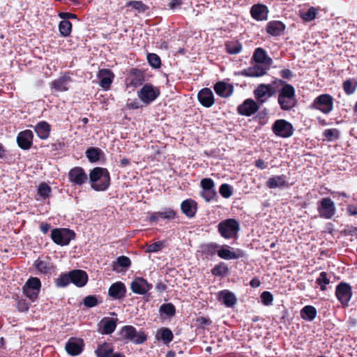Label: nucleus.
Wrapping results in <instances>:
<instances>
[{"label":"nucleus","instance_id":"nucleus-1","mask_svg":"<svg viewBox=\"0 0 357 357\" xmlns=\"http://www.w3.org/2000/svg\"><path fill=\"white\" fill-rule=\"evenodd\" d=\"M89 181L94 190H106L110 184L109 173L105 168L95 167L89 173Z\"/></svg>","mask_w":357,"mask_h":357},{"label":"nucleus","instance_id":"nucleus-2","mask_svg":"<svg viewBox=\"0 0 357 357\" xmlns=\"http://www.w3.org/2000/svg\"><path fill=\"white\" fill-rule=\"evenodd\" d=\"M282 87L279 91L278 102L282 110H290L296 105V95L294 88L289 84L279 81Z\"/></svg>","mask_w":357,"mask_h":357},{"label":"nucleus","instance_id":"nucleus-3","mask_svg":"<svg viewBox=\"0 0 357 357\" xmlns=\"http://www.w3.org/2000/svg\"><path fill=\"white\" fill-rule=\"evenodd\" d=\"M160 94V89L151 84H144L137 91V96L145 105H149L153 102Z\"/></svg>","mask_w":357,"mask_h":357},{"label":"nucleus","instance_id":"nucleus-4","mask_svg":"<svg viewBox=\"0 0 357 357\" xmlns=\"http://www.w3.org/2000/svg\"><path fill=\"white\" fill-rule=\"evenodd\" d=\"M312 107L328 114L333 109V98L329 94H321L314 98Z\"/></svg>","mask_w":357,"mask_h":357},{"label":"nucleus","instance_id":"nucleus-5","mask_svg":"<svg viewBox=\"0 0 357 357\" xmlns=\"http://www.w3.org/2000/svg\"><path fill=\"white\" fill-rule=\"evenodd\" d=\"M122 338L129 340L135 344H142L146 340V335L143 331H137L132 326H125L120 331Z\"/></svg>","mask_w":357,"mask_h":357},{"label":"nucleus","instance_id":"nucleus-6","mask_svg":"<svg viewBox=\"0 0 357 357\" xmlns=\"http://www.w3.org/2000/svg\"><path fill=\"white\" fill-rule=\"evenodd\" d=\"M239 229V224L234 219L225 220L218 225V231L225 238L235 237Z\"/></svg>","mask_w":357,"mask_h":357},{"label":"nucleus","instance_id":"nucleus-7","mask_svg":"<svg viewBox=\"0 0 357 357\" xmlns=\"http://www.w3.org/2000/svg\"><path fill=\"white\" fill-rule=\"evenodd\" d=\"M74 236V231L68 229H54L51 234L52 241L62 246L68 245Z\"/></svg>","mask_w":357,"mask_h":357},{"label":"nucleus","instance_id":"nucleus-8","mask_svg":"<svg viewBox=\"0 0 357 357\" xmlns=\"http://www.w3.org/2000/svg\"><path fill=\"white\" fill-rule=\"evenodd\" d=\"M41 282L38 278L31 277L23 287L24 294L32 301H35L40 292Z\"/></svg>","mask_w":357,"mask_h":357},{"label":"nucleus","instance_id":"nucleus-9","mask_svg":"<svg viewBox=\"0 0 357 357\" xmlns=\"http://www.w3.org/2000/svg\"><path fill=\"white\" fill-rule=\"evenodd\" d=\"M275 93L273 84H261L254 91V95L257 102L263 104Z\"/></svg>","mask_w":357,"mask_h":357},{"label":"nucleus","instance_id":"nucleus-10","mask_svg":"<svg viewBox=\"0 0 357 357\" xmlns=\"http://www.w3.org/2000/svg\"><path fill=\"white\" fill-rule=\"evenodd\" d=\"M273 132L281 137H289L292 135L294 128L292 125L284 119L277 120L273 125Z\"/></svg>","mask_w":357,"mask_h":357},{"label":"nucleus","instance_id":"nucleus-11","mask_svg":"<svg viewBox=\"0 0 357 357\" xmlns=\"http://www.w3.org/2000/svg\"><path fill=\"white\" fill-rule=\"evenodd\" d=\"M335 206L330 198H324L319 202L318 211L321 218L331 219L335 213Z\"/></svg>","mask_w":357,"mask_h":357},{"label":"nucleus","instance_id":"nucleus-12","mask_svg":"<svg viewBox=\"0 0 357 357\" xmlns=\"http://www.w3.org/2000/svg\"><path fill=\"white\" fill-rule=\"evenodd\" d=\"M335 295L342 305H347L352 296L351 286L344 282L339 284L336 287Z\"/></svg>","mask_w":357,"mask_h":357},{"label":"nucleus","instance_id":"nucleus-13","mask_svg":"<svg viewBox=\"0 0 357 357\" xmlns=\"http://www.w3.org/2000/svg\"><path fill=\"white\" fill-rule=\"evenodd\" d=\"M217 254L218 257L226 260L236 259L243 256V252L241 250H234L227 245H220Z\"/></svg>","mask_w":357,"mask_h":357},{"label":"nucleus","instance_id":"nucleus-14","mask_svg":"<svg viewBox=\"0 0 357 357\" xmlns=\"http://www.w3.org/2000/svg\"><path fill=\"white\" fill-rule=\"evenodd\" d=\"M68 178L73 185H82L86 182L88 176L82 168L76 167L70 170Z\"/></svg>","mask_w":357,"mask_h":357},{"label":"nucleus","instance_id":"nucleus-15","mask_svg":"<svg viewBox=\"0 0 357 357\" xmlns=\"http://www.w3.org/2000/svg\"><path fill=\"white\" fill-rule=\"evenodd\" d=\"M33 138V132L30 130H25L17 135V142L21 149L28 150L31 147Z\"/></svg>","mask_w":357,"mask_h":357},{"label":"nucleus","instance_id":"nucleus-16","mask_svg":"<svg viewBox=\"0 0 357 357\" xmlns=\"http://www.w3.org/2000/svg\"><path fill=\"white\" fill-rule=\"evenodd\" d=\"M34 266L38 271L43 274H50L55 269L51 259L47 257L38 259L35 261Z\"/></svg>","mask_w":357,"mask_h":357},{"label":"nucleus","instance_id":"nucleus-17","mask_svg":"<svg viewBox=\"0 0 357 357\" xmlns=\"http://www.w3.org/2000/svg\"><path fill=\"white\" fill-rule=\"evenodd\" d=\"M100 86L105 90H108L113 82L114 75L108 69H100L98 73Z\"/></svg>","mask_w":357,"mask_h":357},{"label":"nucleus","instance_id":"nucleus-18","mask_svg":"<svg viewBox=\"0 0 357 357\" xmlns=\"http://www.w3.org/2000/svg\"><path fill=\"white\" fill-rule=\"evenodd\" d=\"M151 288L152 285L142 278H137L131 283L132 291L137 294H144Z\"/></svg>","mask_w":357,"mask_h":357},{"label":"nucleus","instance_id":"nucleus-19","mask_svg":"<svg viewBox=\"0 0 357 357\" xmlns=\"http://www.w3.org/2000/svg\"><path fill=\"white\" fill-rule=\"evenodd\" d=\"M83 347L84 342L82 339L71 337L66 344V350L69 354L76 356L82 351Z\"/></svg>","mask_w":357,"mask_h":357},{"label":"nucleus","instance_id":"nucleus-20","mask_svg":"<svg viewBox=\"0 0 357 357\" xmlns=\"http://www.w3.org/2000/svg\"><path fill=\"white\" fill-rule=\"evenodd\" d=\"M108 293L113 299H121L126 296V288L123 282H116L110 286Z\"/></svg>","mask_w":357,"mask_h":357},{"label":"nucleus","instance_id":"nucleus-21","mask_svg":"<svg viewBox=\"0 0 357 357\" xmlns=\"http://www.w3.org/2000/svg\"><path fill=\"white\" fill-rule=\"evenodd\" d=\"M197 96L199 102L206 107H210L214 104L213 91L208 88L202 89Z\"/></svg>","mask_w":357,"mask_h":357},{"label":"nucleus","instance_id":"nucleus-22","mask_svg":"<svg viewBox=\"0 0 357 357\" xmlns=\"http://www.w3.org/2000/svg\"><path fill=\"white\" fill-rule=\"evenodd\" d=\"M71 282L79 287H84L88 281V275L84 271L73 270L70 271Z\"/></svg>","mask_w":357,"mask_h":357},{"label":"nucleus","instance_id":"nucleus-23","mask_svg":"<svg viewBox=\"0 0 357 357\" xmlns=\"http://www.w3.org/2000/svg\"><path fill=\"white\" fill-rule=\"evenodd\" d=\"M215 93L222 98L229 97L233 91V85L225 82H218L214 86Z\"/></svg>","mask_w":357,"mask_h":357},{"label":"nucleus","instance_id":"nucleus-24","mask_svg":"<svg viewBox=\"0 0 357 357\" xmlns=\"http://www.w3.org/2000/svg\"><path fill=\"white\" fill-rule=\"evenodd\" d=\"M259 107L256 102L248 99L242 105L238 106L239 114L245 116H251L258 110Z\"/></svg>","mask_w":357,"mask_h":357},{"label":"nucleus","instance_id":"nucleus-25","mask_svg":"<svg viewBox=\"0 0 357 357\" xmlns=\"http://www.w3.org/2000/svg\"><path fill=\"white\" fill-rule=\"evenodd\" d=\"M252 17L257 21L266 20L268 18V10L263 4L254 5L250 10Z\"/></svg>","mask_w":357,"mask_h":357},{"label":"nucleus","instance_id":"nucleus-26","mask_svg":"<svg viewBox=\"0 0 357 357\" xmlns=\"http://www.w3.org/2000/svg\"><path fill=\"white\" fill-rule=\"evenodd\" d=\"M268 68L269 67H266V66L256 63L252 66L244 70L242 74L248 77H260L265 75Z\"/></svg>","mask_w":357,"mask_h":357},{"label":"nucleus","instance_id":"nucleus-27","mask_svg":"<svg viewBox=\"0 0 357 357\" xmlns=\"http://www.w3.org/2000/svg\"><path fill=\"white\" fill-rule=\"evenodd\" d=\"M117 319L105 317L100 322L102 334H111L116 328Z\"/></svg>","mask_w":357,"mask_h":357},{"label":"nucleus","instance_id":"nucleus-28","mask_svg":"<svg viewBox=\"0 0 357 357\" xmlns=\"http://www.w3.org/2000/svg\"><path fill=\"white\" fill-rule=\"evenodd\" d=\"M70 83L69 77L62 76L52 82L51 88L56 91L64 92L68 90Z\"/></svg>","mask_w":357,"mask_h":357},{"label":"nucleus","instance_id":"nucleus-29","mask_svg":"<svg viewBox=\"0 0 357 357\" xmlns=\"http://www.w3.org/2000/svg\"><path fill=\"white\" fill-rule=\"evenodd\" d=\"M253 59L256 63L266 66V67H270L272 63L271 58H270L266 51L261 47H258L255 50Z\"/></svg>","mask_w":357,"mask_h":357},{"label":"nucleus","instance_id":"nucleus-30","mask_svg":"<svg viewBox=\"0 0 357 357\" xmlns=\"http://www.w3.org/2000/svg\"><path fill=\"white\" fill-rule=\"evenodd\" d=\"M285 26L280 21H271L266 25V31L273 36H280L284 31Z\"/></svg>","mask_w":357,"mask_h":357},{"label":"nucleus","instance_id":"nucleus-31","mask_svg":"<svg viewBox=\"0 0 357 357\" xmlns=\"http://www.w3.org/2000/svg\"><path fill=\"white\" fill-rule=\"evenodd\" d=\"M182 212L188 217L195 216L197 211V202L191 199L184 200L181 205Z\"/></svg>","mask_w":357,"mask_h":357},{"label":"nucleus","instance_id":"nucleus-32","mask_svg":"<svg viewBox=\"0 0 357 357\" xmlns=\"http://www.w3.org/2000/svg\"><path fill=\"white\" fill-rule=\"evenodd\" d=\"M131 265L130 259L126 256L119 257L115 261L113 262V271L121 273L128 269Z\"/></svg>","mask_w":357,"mask_h":357},{"label":"nucleus","instance_id":"nucleus-33","mask_svg":"<svg viewBox=\"0 0 357 357\" xmlns=\"http://www.w3.org/2000/svg\"><path fill=\"white\" fill-rule=\"evenodd\" d=\"M218 299L227 307H231L236 302V298L234 294L228 290L220 291L218 294Z\"/></svg>","mask_w":357,"mask_h":357},{"label":"nucleus","instance_id":"nucleus-34","mask_svg":"<svg viewBox=\"0 0 357 357\" xmlns=\"http://www.w3.org/2000/svg\"><path fill=\"white\" fill-rule=\"evenodd\" d=\"M266 185L271 189L285 187L287 185V178L284 175L273 176L268 178Z\"/></svg>","mask_w":357,"mask_h":357},{"label":"nucleus","instance_id":"nucleus-35","mask_svg":"<svg viewBox=\"0 0 357 357\" xmlns=\"http://www.w3.org/2000/svg\"><path fill=\"white\" fill-rule=\"evenodd\" d=\"M34 130L41 139H46L50 136V126L46 121H40L36 125Z\"/></svg>","mask_w":357,"mask_h":357},{"label":"nucleus","instance_id":"nucleus-36","mask_svg":"<svg viewBox=\"0 0 357 357\" xmlns=\"http://www.w3.org/2000/svg\"><path fill=\"white\" fill-rule=\"evenodd\" d=\"M173 333L172 331L167 328H160L155 333V339L162 340L165 344H168L173 340Z\"/></svg>","mask_w":357,"mask_h":357},{"label":"nucleus","instance_id":"nucleus-37","mask_svg":"<svg viewBox=\"0 0 357 357\" xmlns=\"http://www.w3.org/2000/svg\"><path fill=\"white\" fill-rule=\"evenodd\" d=\"M114 351L113 346L110 343H103L98 346L96 350L97 357H110Z\"/></svg>","mask_w":357,"mask_h":357},{"label":"nucleus","instance_id":"nucleus-38","mask_svg":"<svg viewBox=\"0 0 357 357\" xmlns=\"http://www.w3.org/2000/svg\"><path fill=\"white\" fill-rule=\"evenodd\" d=\"M317 315L315 307L312 305L305 306L301 311V316L303 319L312 321Z\"/></svg>","mask_w":357,"mask_h":357},{"label":"nucleus","instance_id":"nucleus-39","mask_svg":"<svg viewBox=\"0 0 357 357\" xmlns=\"http://www.w3.org/2000/svg\"><path fill=\"white\" fill-rule=\"evenodd\" d=\"M317 15V9L314 7H310L307 10L300 11V16L305 22L313 20Z\"/></svg>","mask_w":357,"mask_h":357},{"label":"nucleus","instance_id":"nucleus-40","mask_svg":"<svg viewBox=\"0 0 357 357\" xmlns=\"http://www.w3.org/2000/svg\"><path fill=\"white\" fill-rule=\"evenodd\" d=\"M102 151L98 148H89L86 151V155L89 160L92 162L99 160Z\"/></svg>","mask_w":357,"mask_h":357},{"label":"nucleus","instance_id":"nucleus-41","mask_svg":"<svg viewBox=\"0 0 357 357\" xmlns=\"http://www.w3.org/2000/svg\"><path fill=\"white\" fill-rule=\"evenodd\" d=\"M70 276V271L68 273L61 274L55 280L56 286L57 287H66L71 282Z\"/></svg>","mask_w":357,"mask_h":357},{"label":"nucleus","instance_id":"nucleus-42","mask_svg":"<svg viewBox=\"0 0 357 357\" xmlns=\"http://www.w3.org/2000/svg\"><path fill=\"white\" fill-rule=\"evenodd\" d=\"M357 88V81L355 79H347L343 83V89L347 95L353 94Z\"/></svg>","mask_w":357,"mask_h":357},{"label":"nucleus","instance_id":"nucleus-43","mask_svg":"<svg viewBox=\"0 0 357 357\" xmlns=\"http://www.w3.org/2000/svg\"><path fill=\"white\" fill-rule=\"evenodd\" d=\"M144 81L143 75L142 74H134L130 77L128 79L127 86H133L137 87L142 85Z\"/></svg>","mask_w":357,"mask_h":357},{"label":"nucleus","instance_id":"nucleus-44","mask_svg":"<svg viewBox=\"0 0 357 357\" xmlns=\"http://www.w3.org/2000/svg\"><path fill=\"white\" fill-rule=\"evenodd\" d=\"M226 49L229 54H238L241 51L242 45L238 41L227 42L225 45Z\"/></svg>","mask_w":357,"mask_h":357},{"label":"nucleus","instance_id":"nucleus-45","mask_svg":"<svg viewBox=\"0 0 357 357\" xmlns=\"http://www.w3.org/2000/svg\"><path fill=\"white\" fill-rule=\"evenodd\" d=\"M165 247V241H156L146 246V252H158L162 250Z\"/></svg>","mask_w":357,"mask_h":357},{"label":"nucleus","instance_id":"nucleus-46","mask_svg":"<svg viewBox=\"0 0 357 357\" xmlns=\"http://www.w3.org/2000/svg\"><path fill=\"white\" fill-rule=\"evenodd\" d=\"M59 31L63 36H68L71 33L72 24L68 20H63L59 23Z\"/></svg>","mask_w":357,"mask_h":357},{"label":"nucleus","instance_id":"nucleus-47","mask_svg":"<svg viewBox=\"0 0 357 357\" xmlns=\"http://www.w3.org/2000/svg\"><path fill=\"white\" fill-rule=\"evenodd\" d=\"M215 276H224L228 273V268L224 263L216 265L211 271Z\"/></svg>","mask_w":357,"mask_h":357},{"label":"nucleus","instance_id":"nucleus-48","mask_svg":"<svg viewBox=\"0 0 357 357\" xmlns=\"http://www.w3.org/2000/svg\"><path fill=\"white\" fill-rule=\"evenodd\" d=\"M50 192L51 188L45 183H42L38 186V195L40 197V198L43 199L47 198L50 196Z\"/></svg>","mask_w":357,"mask_h":357},{"label":"nucleus","instance_id":"nucleus-49","mask_svg":"<svg viewBox=\"0 0 357 357\" xmlns=\"http://www.w3.org/2000/svg\"><path fill=\"white\" fill-rule=\"evenodd\" d=\"M160 312L167 317H172L175 314V307L172 303L163 304L160 307Z\"/></svg>","mask_w":357,"mask_h":357},{"label":"nucleus","instance_id":"nucleus-50","mask_svg":"<svg viewBox=\"0 0 357 357\" xmlns=\"http://www.w3.org/2000/svg\"><path fill=\"white\" fill-rule=\"evenodd\" d=\"M126 6H132V8L139 13H144L148 9V7L141 1H130L127 3Z\"/></svg>","mask_w":357,"mask_h":357},{"label":"nucleus","instance_id":"nucleus-51","mask_svg":"<svg viewBox=\"0 0 357 357\" xmlns=\"http://www.w3.org/2000/svg\"><path fill=\"white\" fill-rule=\"evenodd\" d=\"M317 282L320 285L321 289L325 291L326 289V286L330 283L328 274L326 272H321L317 279Z\"/></svg>","mask_w":357,"mask_h":357},{"label":"nucleus","instance_id":"nucleus-52","mask_svg":"<svg viewBox=\"0 0 357 357\" xmlns=\"http://www.w3.org/2000/svg\"><path fill=\"white\" fill-rule=\"evenodd\" d=\"M147 59L149 64L154 68H158L160 67L161 61L160 57L153 53H150L147 55Z\"/></svg>","mask_w":357,"mask_h":357},{"label":"nucleus","instance_id":"nucleus-53","mask_svg":"<svg viewBox=\"0 0 357 357\" xmlns=\"http://www.w3.org/2000/svg\"><path fill=\"white\" fill-rule=\"evenodd\" d=\"M220 194L224 198H229L232 195V189L231 187L227 183L222 184L220 185L219 189Z\"/></svg>","mask_w":357,"mask_h":357},{"label":"nucleus","instance_id":"nucleus-54","mask_svg":"<svg viewBox=\"0 0 357 357\" xmlns=\"http://www.w3.org/2000/svg\"><path fill=\"white\" fill-rule=\"evenodd\" d=\"M260 298L261 303L266 306L271 305L273 301V296L272 294L266 291L261 293Z\"/></svg>","mask_w":357,"mask_h":357},{"label":"nucleus","instance_id":"nucleus-55","mask_svg":"<svg viewBox=\"0 0 357 357\" xmlns=\"http://www.w3.org/2000/svg\"><path fill=\"white\" fill-rule=\"evenodd\" d=\"M160 218L162 219H167V220H172L176 216V212L171 209V208H167L164 210L163 211L159 212Z\"/></svg>","mask_w":357,"mask_h":357},{"label":"nucleus","instance_id":"nucleus-56","mask_svg":"<svg viewBox=\"0 0 357 357\" xmlns=\"http://www.w3.org/2000/svg\"><path fill=\"white\" fill-rule=\"evenodd\" d=\"M200 185L202 190H215V184L211 178H203Z\"/></svg>","mask_w":357,"mask_h":357},{"label":"nucleus","instance_id":"nucleus-57","mask_svg":"<svg viewBox=\"0 0 357 357\" xmlns=\"http://www.w3.org/2000/svg\"><path fill=\"white\" fill-rule=\"evenodd\" d=\"M201 195L206 202H210L216 195V192L215 190H202Z\"/></svg>","mask_w":357,"mask_h":357},{"label":"nucleus","instance_id":"nucleus-58","mask_svg":"<svg viewBox=\"0 0 357 357\" xmlns=\"http://www.w3.org/2000/svg\"><path fill=\"white\" fill-rule=\"evenodd\" d=\"M324 136L328 140H333L338 137V130L336 129H326L324 131Z\"/></svg>","mask_w":357,"mask_h":357},{"label":"nucleus","instance_id":"nucleus-59","mask_svg":"<svg viewBox=\"0 0 357 357\" xmlns=\"http://www.w3.org/2000/svg\"><path fill=\"white\" fill-rule=\"evenodd\" d=\"M84 304L88 307H92L98 304V299L95 296H88L84 298Z\"/></svg>","mask_w":357,"mask_h":357},{"label":"nucleus","instance_id":"nucleus-60","mask_svg":"<svg viewBox=\"0 0 357 357\" xmlns=\"http://www.w3.org/2000/svg\"><path fill=\"white\" fill-rule=\"evenodd\" d=\"M220 245L216 243H211L206 246V251L211 255L217 253V250L219 249Z\"/></svg>","mask_w":357,"mask_h":357},{"label":"nucleus","instance_id":"nucleus-61","mask_svg":"<svg viewBox=\"0 0 357 357\" xmlns=\"http://www.w3.org/2000/svg\"><path fill=\"white\" fill-rule=\"evenodd\" d=\"M126 107L128 109H134L139 108L140 105H139V102L137 100H129L126 104Z\"/></svg>","mask_w":357,"mask_h":357},{"label":"nucleus","instance_id":"nucleus-62","mask_svg":"<svg viewBox=\"0 0 357 357\" xmlns=\"http://www.w3.org/2000/svg\"><path fill=\"white\" fill-rule=\"evenodd\" d=\"M347 211L350 215H357V205H349Z\"/></svg>","mask_w":357,"mask_h":357},{"label":"nucleus","instance_id":"nucleus-63","mask_svg":"<svg viewBox=\"0 0 357 357\" xmlns=\"http://www.w3.org/2000/svg\"><path fill=\"white\" fill-rule=\"evenodd\" d=\"M160 218V216L159 212H154L151 214L149 220L151 222H158Z\"/></svg>","mask_w":357,"mask_h":357},{"label":"nucleus","instance_id":"nucleus-64","mask_svg":"<svg viewBox=\"0 0 357 357\" xmlns=\"http://www.w3.org/2000/svg\"><path fill=\"white\" fill-rule=\"evenodd\" d=\"M255 166L260 169H264L267 167L266 164L261 159H259L255 162Z\"/></svg>","mask_w":357,"mask_h":357}]
</instances>
